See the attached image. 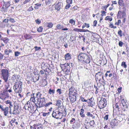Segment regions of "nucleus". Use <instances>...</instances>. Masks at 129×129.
<instances>
[{"label": "nucleus", "mask_w": 129, "mask_h": 129, "mask_svg": "<svg viewBox=\"0 0 129 129\" xmlns=\"http://www.w3.org/2000/svg\"><path fill=\"white\" fill-rule=\"evenodd\" d=\"M43 28L42 27H40L38 28L37 31L39 32H41L42 31Z\"/></svg>", "instance_id": "obj_49"}, {"label": "nucleus", "mask_w": 129, "mask_h": 129, "mask_svg": "<svg viewBox=\"0 0 129 129\" xmlns=\"http://www.w3.org/2000/svg\"><path fill=\"white\" fill-rule=\"evenodd\" d=\"M9 97V95L6 91H3V92L0 94V99L3 100H5L6 99Z\"/></svg>", "instance_id": "obj_8"}, {"label": "nucleus", "mask_w": 129, "mask_h": 129, "mask_svg": "<svg viewBox=\"0 0 129 129\" xmlns=\"http://www.w3.org/2000/svg\"><path fill=\"white\" fill-rule=\"evenodd\" d=\"M1 77L5 83H7L9 76L8 71L7 69H3L1 70Z\"/></svg>", "instance_id": "obj_2"}, {"label": "nucleus", "mask_w": 129, "mask_h": 129, "mask_svg": "<svg viewBox=\"0 0 129 129\" xmlns=\"http://www.w3.org/2000/svg\"><path fill=\"white\" fill-rule=\"evenodd\" d=\"M95 124V122L93 120H92L90 121V122H87V124H89L90 126H93V125Z\"/></svg>", "instance_id": "obj_26"}, {"label": "nucleus", "mask_w": 129, "mask_h": 129, "mask_svg": "<svg viewBox=\"0 0 129 129\" xmlns=\"http://www.w3.org/2000/svg\"><path fill=\"white\" fill-rule=\"evenodd\" d=\"M80 99L81 100V101L83 102H87V100H85L83 97H81L80 98Z\"/></svg>", "instance_id": "obj_53"}, {"label": "nucleus", "mask_w": 129, "mask_h": 129, "mask_svg": "<svg viewBox=\"0 0 129 129\" xmlns=\"http://www.w3.org/2000/svg\"><path fill=\"white\" fill-rule=\"evenodd\" d=\"M95 80L98 81L101 84L104 85L105 84V80L104 79V76L102 72H99L96 73L95 76Z\"/></svg>", "instance_id": "obj_1"}, {"label": "nucleus", "mask_w": 129, "mask_h": 129, "mask_svg": "<svg viewBox=\"0 0 129 129\" xmlns=\"http://www.w3.org/2000/svg\"><path fill=\"white\" fill-rule=\"evenodd\" d=\"M22 83L21 82H16L13 86L14 91L16 93H19L22 91Z\"/></svg>", "instance_id": "obj_3"}, {"label": "nucleus", "mask_w": 129, "mask_h": 129, "mask_svg": "<svg viewBox=\"0 0 129 129\" xmlns=\"http://www.w3.org/2000/svg\"><path fill=\"white\" fill-rule=\"evenodd\" d=\"M118 3L119 5L123 6L124 5V2L123 0H119Z\"/></svg>", "instance_id": "obj_35"}, {"label": "nucleus", "mask_w": 129, "mask_h": 129, "mask_svg": "<svg viewBox=\"0 0 129 129\" xmlns=\"http://www.w3.org/2000/svg\"><path fill=\"white\" fill-rule=\"evenodd\" d=\"M62 102L61 101L59 100H57L56 101V105L58 107L61 106V104Z\"/></svg>", "instance_id": "obj_27"}, {"label": "nucleus", "mask_w": 129, "mask_h": 129, "mask_svg": "<svg viewBox=\"0 0 129 129\" xmlns=\"http://www.w3.org/2000/svg\"><path fill=\"white\" fill-rule=\"evenodd\" d=\"M70 98L72 103H73L76 101V95H71L70 96Z\"/></svg>", "instance_id": "obj_19"}, {"label": "nucleus", "mask_w": 129, "mask_h": 129, "mask_svg": "<svg viewBox=\"0 0 129 129\" xmlns=\"http://www.w3.org/2000/svg\"><path fill=\"white\" fill-rule=\"evenodd\" d=\"M92 101H90V106L92 107H93V106L94 105V103L93 102V103H92Z\"/></svg>", "instance_id": "obj_61"}, {"label": "nucleus", "mask_w": 129, "mask_h": 129, "mask_svg": "<svg viewBox=\"0 0 129 129\" xmlns=\"http://www.w3.org/2000/svg\"><path fill=\"white\" fill-rule=\"evenodd\" d=\"M52 115L53 117L56 119H61L62 118L61 116H62V113L58 111L55 112L53 111Z\"/></svg>", "instance_id": "obj_5"}, {"label": "nucleus", "mask_w": 129, "mask_h": 129, "mask_svg": "<svg viewBox=\"0 0 129 129\" xmlns=\"http://www.w3.org/2000/svg\"><path fill=\"white\" fill-rule=\"evenodd\" d=\"M5 26V24L3 22H2L0 24V26L1 27L4 28Z\"/></svg>", "instance_id": "obj_52"}, {"label": "nucleus", "mask_w": 129, "mask_h": 129, "mask_svg": "<svg viewBox=\"0 0 129 129\" xmlns=\"http://www.w3.org/2000/svg\"><path fill=\"white\" fill-rule=\"evenodd\" d=\"M86 54L85 53H80L78 56V60L79 61L82 62L84 60L85 58H86Z\"/></svg>", "instance_id": "obj_10"}, {"label": "nucleus", "mask_w": 129, "mask_h": 129, "mask_svg": "<svg viewBox=\"0 0 129 129\" xmlns=\"http://www.w3.org/2000/svg\"><path fill=\"white\" fill-rule=\"evenodd\" d=\"M80 32H90V31L87 29H81V30L80 31Z\"/></svg>", "instance_id": "obj_54"}, {"label": "nucleus", "mask_w": 129, "mask_h": 129, "mask_svg": "<svg viewBox=\"0 0 129 129\" xmlns=\"http://www.w3.org/2000/svg\"><path fill=\"white\" fill-rule=\"evenodd\" d=\"M9 21V20L8 19H6L3 20V22H4L6 23H8Z\"/></svg>", "instance_id": "obj_59"}, {"label": "nucleus", "mask_w": 129, "mask_h": 129, "mask_svg": "<svg viewBox=\"0 0 129 129\" xmlns=\"http://www.w3.org/2000/svg\"><path fill=\"white\" fill-rule=\"evenodd\" d=\"M126 13L125 12L123 11H119L117 15V18H122L126 17Z\"/></svg>", "instance_id": "obj_9"}, {"label": "nucleus", "mask_w": 129, "mask_h": 129, "mask_svg": "<svg viewBox=\"0 0 129 129\" xmlns=\"http://www.w3.org/2000/svg\"><path fill=\"white\" fill-rule=\"evenodd\" d=\"M71 6V5L70 4H68L65 7V8L66 9H68Z\"/></svg>", "instance_id": "obj_55"}, {"label": "nucleus", "mask_w": 129, "mask_h": 129, "mask_svg": "<svg viewBox=\"0 0 129 129\" xmlns=\"http://www.w3.org/2000/svg\"><path fill=\"white\" fill-rule=\"evenodd\" d=\"M5 103L6 104H9V107L10 108H11V107H12L13 106V105L12 104V102H11V101L10 100H7L6 101H5Z\"/></svg>", "instance_id": "obj_22"}, {"label": "nucleus", "mask_w": 129, "mask_h": 129, "mask_svg": "<svg viewBox=\"0 0 129 129\" xmlns=\"http://www.w3.org/2000/svg\"><path fill=\"white\" fill-rule=\"evenodd\" d=\"M107 104L106 100L105 98L103 99H101L98 103L99 107L101 109L104 108L106 106Z\"/></svg>", "instance_id": "obj_4"}, {"label": "nucleus", "mask_w": 129, "mask_h": 129, "mask_svg": "<svg viewBox=\"0 0 129 129\" xmlns=\"http://www.w3.org/2000/svg\"><path fill=\"white\" fill-rule=\"evenodd\" d=\"M28 102L26 104H25L24 107L23 108L25 109L26 110H27V108H28Z\"/></svg>", "instance_id": "obj_48"}, {"label": "nucleus", "mask_w": 129, "mask_h": 129, "mask_svg": "<svg viewBox=\"0 0 129 129\" xmlns=\"http://www.w3.org/2000/svg\"><path fill=\"white\" fill-rule=\"evenodd\" d=\"M75 21L73 19H71L70 20L69 23H71L72 24H73V25H75Z\"/></svg>", "instance_id": "obj_39"}, {"label": "nucleus", "mask_w": 129, "mask_h": 129, "mask_svg": "<svg viewBox=\"0 0 129 129\" xmlns=\"http://www.w3.org/2000/svg\"><path fill=\"white\" fill-rule=\"evenodd\" d=\"M109 4H108L104 6L103 7V9H105V11H106L107 8L109 6Z\"/></svg>", "instance_id": "obj_42"}, {"label": "nucleus", "mask_w": 129, "mask_h": 129, "mask_svg": "<svg viewBox=\"0 0 129 129\" xmlns=\"http://www.w3.org/2000/svg\"><path fill=\"white\" fill-rule=\"evenodd\" d=\"M70 64V63H65L63 64H60V66L61 68L64 67V69H66L67 70H68V69H69L70 67L69 66Z\"/></svg>", "instance_id": "obj_15"}, {"label": "nucleus", "mask_w": 129, "mask_h": 129, "mask_svg": "<svg viewBox=\"0 0 129 129\" xmlns=\"http://www.w3.org/2000/svg\"><path fill=\"white\" fill-rule=\"evenodd\" d=\"M0 109L4 112V115L5 116H7L8 113V110L9 108L8 107H4L2 105H0Z\"/></svg>", "instance_id": "obj_7"}, {"label": "nucleus", "mask_w": 129, "mask_h": 129, "mask_svg": "<svg viewBox=\"0 0 129 129\" xmlns=\"http://www.w3.org/2000/svg\"><path fill=\"white\" fill-rule=\"evenodd\" d=\"M9 20L11 23H14L15 22V21L13 18H10Z\"/></svg>", "instance_id": "obj_51"}, {"label": "nucleus", "mask_w": 129, "mask_h": 129, "mask_svg": "<svg viewBox=\"0 0 129 129\" xmlns=\"http://www.w3.org/2000/svg\"><path fill=\"white\" fill-rule=\"evenodd\" d=\"M34 48L35 49V51H38L41 49L40 47H38L36 46Z\"/></svg>", "instance_id": "obj_58"}, {"label": "nucleus", "mask_w": 129, "mask_h": 129, "mask_svg": "<svg viewBox=\"0 0 129 129\" xmlns=\"http://www.w3.org/2000/svg\"><path fill=\"white\" fill-rule=\"evenodd\" d=\"M39 75L37 74V75H36V76L35 77V78L34 79V82H35L38 80L39 78Z\"/></svg>", "instance_id": "obj_30"}, {"label": "nucleus", "mask_w": 129, "mask_h": 129, "mask_svg": "<svg viewBox=\"0 0 129 129\" xmlns=\"http://www.w3.org/2000/svg\"><path fill=\"white\" fill-rule=\"evenodd\" d=\"M122 31L120 29L118 32V34L119 35V36L120 37H121L122 36Z\"/></svg>", "instance_id": "obj_44"}, {"label": "nucleus", "mask_w": 129, "mask_h": 129, "mask_svg": "<svg viewBox=\"0 0 129 129\" xmlns=\"http://www.w3.org/2000/svg\"><path fill=\"white\" fill-rule=\"evenodd\" d=\"M51 0H46L45 1V4L46 5L50 6L51 5Z\"/></svg>", "instance_id": "obj_32"}, {"label": "nucleus", "mask_w": 129, "mask_h": 129, "mask_svg": "<svg viewBox=\"0 0 129 129\" xmlns=\"http://www.w3.org/2000/svg\"><path fill=\"white\" fill-rule=\"evenodd\" d=\"M84 110L83 109H81L80 112V116L82 117H84L85 116V115L83 114Z\"/></svg>", "instance_id": "obj_28"}, {"label": "nucleus", "mask_w": 129, "mask_h": 129, "mask_svg": "<svg viewBox=\"0 0 129 129\" xmlns=\"http://www.w3.org/2000/svg\"><path fill=\"white\" fill-rule=\"evenodd\" d=\"M105 20L111 21L112 20V17H110V16H107L106 17Z\"/></svg>", "instance_id": "obj_36"}, {"label": "nucleus", "mask_w": 129, "mask_h": 129, "mask_svg": "<svg viewBox=\"0 0 129 129\" xmlns=\"http://www.w3.org/2000/svg\"><path fill=\"white\" fill-rule=\"evenodd\" d=\"M55 93V90H52L51 89L49 90V93L50 94H51L52 93L54 94Z\"/></svg>", "instance_id": "obj_38"}, {"label": "nucleus", "mask_w": 129, "mask_h": 129, "mask_svg": "<svg viewBox=\"0 0 129 129\" xmlns=\"http://www.w3.org/2000/svg\"><path fill=\"white\" fill-rule=\"evenodd\" d=\"M35 6L34 7V8L36 9H38L39 8V7L41 6V4L40 3H37L35 4Z\"/></svg>", "instance_id": "obj_29"}, {"label": "nucleus", "mask_w": 129, "mask_h": 129, "mask_svg": "<svg viewBox=\"0 0 129 129\" xmlns=\"http://www.w3.org/2000/svg\"><path fill=\"white\" fill-rule=\"evenodd\" d=\"M77 94L76 90L73 87H72L69 89V94L71 95H76Z\"/></svg>", "instance_id": "obj_12"}, {"label": "nucleus", "mask_w": 129, "mask_h": 129, "mask_svg": "<svg viewBox=\"0 0 129 129\" xmlns=\"http://www.w3.org/2000/svg\"><path fill=\"white\" fill-rule=\"evenodd\" d=\"M9 83H8V85H5V90H4V91H7L8 89L9 86Z\"/></svg>", "instance_id": "obj_45"}, {"label": "nucleus", "mask_w": 129, "mask_h": 129, "mask_svg": "<svg viewBox=\"0 0 129 129\" xmlns=\"http://www.w3.org/2000/svg\"><path fill=\"white\" fill-rule=\"evenodd\" d=\"M89 124H87L85 125V128L86 129H89L90 128V126H89Z\"/></svg>", "instance_id": "obj_64"}, {"label": "nucleus", "mask_w": 129, "mask_h": 129, "mask_svg": "<svg viewBox=\"0 0 129 129\" xmlns=\"http://www.w3.org/2000/svg\"><path fill=\"white\" fill-rule=\"evenodd\" d=\"M20 52L18 51H16L15 52V56H18L19 54H20Z\"/></svg>", "instance_id": "obj_43"}, {"label": "nucleus", "mask_w": 129, "mask_h": 129, "mask_svg": "<svg viewBox=\"0 0 129 129\" xmlns=\"http://www.w3.org/2000/svg\"><path fill=\"white\" fill-rule=\"evenodd\" d=\"M86 115L88 117H91L92 119L95 118V116H93L89 112H87Z\"/></svg>", "instance_id": "obj_24"}, {"label": "nucleus", "mask_w": 129, "mask_h": 129, "mask_svg": "<svg viewBox=\"0 0 129 129\" xmlns=\"http://www.w3.org/2000/svg\"><path fill=\"white\" fill-rule=\"evenodd\" d=\"M36 96H38L40 98L42 94L40 92H38L36 94Z\"/></svg>", "instance_id": "obj_47"}, {"label": "nucleus", "mask_w": 129, "mask_h": 129, "mask_svg": "<svg viewBox=\"0 0 129 129\" xmlns=\"http://www.w3.org/2000/svg\"><path fill=\"white\" fill-rule=\"evenodd\" d=\"M56 91L59 94V95L60 94L62 93L61 89H57Z\"/></svg>", "instance_id": "obj_50"}, {"label": "nucleus", "mask_w": 129, "mask_h": 129, "mask_svg": "<svg viewBox=\"0 0 129 129\" xmlns=\"http://www.w3.org/2000/svg\"><path fill=\"white\" fill-rule=\"evenodd\" d=\"M8 7H6L5 5H4L2 8V10L5 12L7 10Z\"/></svg>", "instance_id": "obj_37"}, {"label": "nucleus", "mask_w": 129, "mask_h": 129, "mask_svg": "<svg viewBox=\"0 0 129 129\" xmlns=\"http://www.w3.org/2000/svg\"><path fill=\"white\" fill-rule=\"evenodd\" d=\"M33 126H30V129H41V127L40 125L35 124Z\"/></svg>", "instance_id": "obj_18"}, {"label": "nucleus", "mask_w": 129, "mask_h": 129, "mask_svg": "<svg viewBox=\"0 0 129 129\" xmlns=\"http://www.w3.org/2000/svg\"><path fill=\"white\" fill-rule=\"evenodd\" d=\"M52 102H49L48 103H46V104H45V105L44 106H45V107H47L48 106H49V105H50L52 104Z\"/></svg>", "instance_id": "obj_46"}, {"label": "nucleus", "mask_w": 129, "mask_h": 129, "mask_svg": "<svg viewBox=\"0 0 129 129\" xmlns=\"http://www.w3.org/2000/svg\"><path fill=\"white\" fill-rule=\"evenodd\" d=\"M36 22L38 24H39L41 22V21L38 19L36 20Z\"/></svg>", "instance_id": "obj_62"}, {"label": "nucleus", "mask_w": 129, "mask_h": 129, "mask_svg": "<svg viewBox=\"0 0 129 129\" xmlns=\"http://www.w3.org/2000/svg\"><path fill=\"white\" fill-rule=\"evenodd\" d=\"M39 107L41 108L42 107L44 106L45 105V101L44 97L40 98L39 102H38Z\"/></svg>", "instance_id": "obj_11"}, {"label": "nucleus", "mask_w": 129, "mask_h": 129, "mask_svg": "<svg viewBox=\"0 0 129 129\" xmlns=\"http://www.w3.org/2000/svg\"><path fill=\"white\" fill-rule=\"evenodd\" d=\"M97 21L96 20H94L93 22V25L94 26H96V25L97 24Z\"/></svg>", "instance_id": "obj_60"}, {"label": "nucleus", "mask_w": 129, "mask_h": 129, "mask_svg": "<svg viewBox=\"0 0 129 129\" xmlns=\"http://www.w3.org/2000/svg\"><path fill=\"white\" fill-rule=\"evenodd\" d=\"M56 27L57 28L59 29H60L61 28L63 27V26L61 24H58L56 26Z\"/></svg>", "instance_id": "obj_33"}, {"label": "nucleus", "mask_w": 129, "mask_h": 129, "mask_svg": "<svg viewBox=\"0 0 129 129\" xmlns=\"http://www.w3.org/2000/svg\"><path fill=\"white\" fill-rule=\"evenodd\" d=\"M86 58H85L84 60L83 61L85 62L87 64L89 63L90 61V58L89 56L88 55H86Z\"/></svg>", "instance_id": "obj_17"}, {"label": "nucleus", "mask_w": 129, "mask_h": 129, "mask_svg": "<svg viewBox=\"0 0 129 129\" xmlns=\"http://www.w3.org/2000/svg\"><path fill=\"white\" fill-rule=\"evenodd\" d=\"M12 50H11L9 49H6L4 50V54L8 56L9 53H12Z\"/></svg>", "instance_id": "obj_20"}, {"label": "nucleus", "mask_w": 129, "mask_h": 129, "mask_svg": "<svg viewBox=\"0 0 129 129\" xmlns=\"http://www.w3.org/2000/svg\"><path fill=\"white\" fill-rule=\"evenodd\" d=\"M66 2L68 4H71L72 3V0H67Z\"/></svg>", "instance_id": "obj_57"}, {"label": "nucleus", "mask_w": 129, "mask_h": 129, "mask_svg": "<svg viewBox=\"0 0 129 129\" xmlns=\"http://www.w3.org/2000/svg\"><path fill=\"white\" fill-rule=\"evenodd\" d=\"M85 26H86L87 28H89V24H87L86 23H84Z\"/></svg>", "instance_id": "obj_63"}, {"label": "nucleus", "mask_w": 129, "mask_h": 129, "mask_svg": "<svg viewBox=\"0 0 129 129\" xmlns=\"http://www.w3.org/2000/svg\"><path fill=\"white\" fill-rule=\"evenodd\" d=\"M11 125L12 126H17L20 125V122L19 120H17L14 118H13L10 121Z\"/></svg>", "instance_id": "obj_6"}, {"label": "nucleus", "mask_w": 129, "mask_h": 129, "mask_svg": "<svg viewBox=\"0 0 129 129\" xmlns=\"http://www.w3.org/2000/svg\"><path fill=\"white\" fill-rule=\"evenodd\" d=\"M18 108L19 106L18 105H14L12 114L15 115L18 114L19 113V111L18 110Z\"/></svg>", "instance_id": "obj_13"}, {"label": "nucleus", "mask_w": 129, "mask_h": 129, "mask_svg": "<svg viewBox=\"0 0 129 129\" xmlns=\"http://www.w3.org/2000/svg\"><path fill=\"white\" fill-rule=\"evenodd\" d=\"M116 123V121L115 119L112 120L110 122V125L112 126H112L115 125Z\"/></svg>", "instance_id": "obj_23"}, {"label": "nucleus", "mask_w": 129, "mask_h": 129, "mask_svg": "<svg viewBox=\"0 0 129 129\" xmlns=\"http://www.w3.org/2000/svg\"><path fill=\"white\" fill-rule=\"evenodd\" d=\"M46 25L49 28H52L53 26V24L51 23H46Z\"/></svg>", "instance_id": "obj_34"}, {"label": "nucleus", "mask_w": 129, "mask_h": 129, "mask_svg": "<svg viewBox=\"0 0 129 129\" xmlns=\"http://www.w3.org/2000/svg\"><path fill=\"white\" fill-rule=\"evenodd\" d=\"M62 4L61 2H59L55 5V9L58 11L62 7Z\"/></svg>", "instance_id": "obj_16"}, {"label": "nucleus", "mask_w": 129, "mask_h": 129, "mask_svg": "<svg viewBox=\"0 0 129 129\" xmlns=\"http://www.w3.org/2000/svg\"><path fill=\"white\" fill-rule=\"evenodd\" d=\"M80 126V124L79 123H77L76 124V126H75L74 128H75V129H77L79 128Z\"/></svg>", "instance_id": "obj_41"}, {"label": "nucleus", "mask_w": 129, "mask_h": 129, "mask_svg": "<svg viewBox=\"0 0 129 129\" xmlns=\"http://www.w3.org/2000/svg\"><path fill=\"white\" fill-rule=\"evenodd\" d=\"M126 101H125L123 99L122 100L121 102L123 106L125 108H127V106L126 104Z\"/></svg>", "instance_id": "obj_25"}, {"label": "nucleus", "mask_w": 129, "mask_h": 129, "mask_svg": "<svg viewBox=\"0 0 129 129\" xmlns=\"http://www.w3.org/2000/svg\"><path fill=\"white\" fill-rule=\"evenodd\" d=\"M34 94H35L33 93L31 95V98H30V100L36 104V103L38 102V99L36 100V97H35Z\"/></svg>", "instance_id": "obj_14"}, {"label": "nucleus", "mask_w": 129, "mask_h": 129, "mask_svg": "<svg viewBox=\"0 0 129 129\" xmlns=\"http://www.w3.org/2000/svg\"><path fill=\"white\" fill-rule=\"evenodd\" d=\"M71 57V54L69 53H67L65 55L64 58L66 60L70 59Z\"/></svg>", "instance_id": "obj_21"}, {"label": "nucleus", "mask_w": 129, "mask_h": 129, "mask_svg": "<svg viewBox=\"0 0 129 129\" xmlns=\"http://www.w3.org/2000/svg\"><path fill=\"white\" fill-rule=\"evenodd\" d=\"M121 66H123L125 68L127 67V65L126 64V62L124 61L122 62Z\"/></svg>", "instance_id": "obj_40"}, {"label": "nucleus", "mask_w": 129, "mask_h": 129, "mask_svg": "<svg viewBox=\"0 0 129 129\" xmlns=\"http://www.w3.org/2000/svg\"><path fill=\"white\" fill-rule=\"evenodd\" d=\"M33 107V106L32 105L30 104H28L27 110H28L30 111H31L32 110V108Z\"/></svg>", "instance_id": "obj_31"}, {"label": "nucleus", "mask_w": 129, "mask_h": 129, "mask_svg": "<svg viewBox=\"0 0 129 129\" xmlns=\"http://www.w3.org/2000/svg\"><path fill=\"white\" fill-rule=\"evenodd\" d=\"M123 42L122 41H119V45L120 47H122L123 44Z\"/></svg>", "instance_id": "obj_56"}]
</instances>
